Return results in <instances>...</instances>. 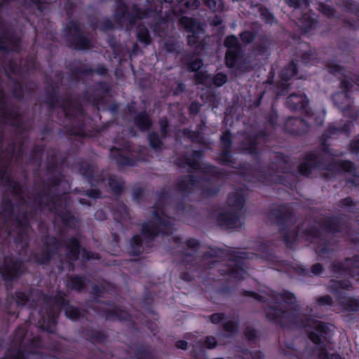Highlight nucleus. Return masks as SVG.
<instances>
[{
  "label": "nucleus",
  "instance_id": "nucleus-48",
  "mask_svg": "<svg viewBox=\"0 0 359 359\" xmlns=\"http://www.w3.org/2000/svg\"><path fill=\"white\" fill-rule=\"evenodd\" d=\"M323 268L319 263L315 264L312 266L311 273L314 276H319L322 273Z\"/></svg>",
  "mask_w": 359,
  "mask_h": 359
},
{
  "label": "nucleus",
  "instance_id": "nucleus-58",
  "mask_svg": "<svg viewBox=\"0 0 359 359\" xmlns=\"http://www.w3.org/2000/svg\"><path fill=\"white\" fill-rule=\"evenodd\" d=\"M320 8H321V9H320L321 12L323 13H324L325 15L331 16L333 15V11L330 8H329L326 6H323V5L321 6Z\"/></svg>",
  "mask_w": 359,
  "mask_h": 359
},
{
  "label": "nucleus",
  "instance_id": "nucleus-19",
  "mask_svg": "<svg viewBox=\"0 0 359 359\" xmlns=\"http://www.w3.org/2000/svg\"><path fill=\"white\" fill-rule=\"evenodd\" d=\"M24 331L20 328L16 333L14 343L17 346L9 351L7 355L2 359H26L23 346Z\"/></svg>",
  "mask_w": 359,
  "mask_h": 359
},
{
  "label": "nucleus",
  "instance_id": "nucleus-59",
  "mask_svg": "<svg viewBox=\"0 0 359 359\" xmlns=\"http://www.w3.org/2000/svg\"><path fill=\"white\" fill-rule=\"evenodd\" d=\"M176 346L178 348L186 350L187 348V342L184 340H180L176 342Z\"/></svg>",
  "mask_w": 359,
  "mask_h": 359
},
{
  "label": "nucleus",
  "instance_id": "nucleus-52",
  "mask_svg": "<svg viewBox=\"0 0 359 359\" xmlns=\"http://www.w3.org/2000/svg\"><path fill=\"white\" fill-rule=\"evenodd\" d=\"M113 311L114 315L120 320H127L128 318V314L126 312H121L118 309H113Z\"/></svg>",
  "mask_w": 359,
  "mask_h": 359
},
{
  "label": "nucleus",
  "instance_id": "nucleus-30",
  "mask_svg": "<svg viewBox=\"0 0 359 359\" xmlns=\"http://www.w3.org/2000/svg\"><path fill=\"white\" fill-rule=\"evenodd\" d=\"M85 284L84 279L83 277L80 276L70 277L67 282L68 287L78 291L81 290L84 287Z\"/></svg>",
  "mask_w": 359,
  "mask_h": 359
},
{
  "label": "nucleus",
  "instance_id": "nucleus-55",
  "mask_svg": "<svg viewBox=\"0 0 359 359\" xmlns=\"http://www.w3.org/2000/svg\"><path fill=\"white\" fill-rule=\"evenodd\" d=\"M191 34L187 36L188 43L190 46L195 45L198 41V36H196V32H191Z\"/></svg>",
  "mask_w": 359,
  "mask_h": 359
},
{
  "label": "nucleus",
  "instance_id": "nucleus-9",
  "mask_svg": "<svg viewBox=\"0 0 359 359\" xmlns=\"http://www.w3.org/2000/svg\"><path fill=\"white\" fill-rule=\"evenodd\" d=\"M350 287L351 283L348 280H331L329 285L330 291L339 299V301L344 309L348 311H357L359 310V302L358 299L341 297V290L348 289Z\"/></svg>",
  "mask_w": 359,
  "mask_h": 359
},
{
  "label": "nucleus",
  "instance_id": "nucleus-38",
  "mask_svg": "<svg viewBox=\"0 0 359 359\" xmlns=\"http://www.w3.org/2000/svg\"><path fill=\"white\" fill-rule=\"evenodd\" d=\"M137 38L140 41L149 44L151 41V37L148 30L144 27H138L137 28Z\"/></svg>",
  "mask_w": 359,
  "mask_h": 359
},
{
  "label": "nucleus",
  "instance_id": "nucleus-13",
  "mask_svg": "<svg viewBox=\"0 0 359 359\" xmlns=\"http://www.w3.org/2000/svg\"><path fill=\"white\" fill-rule=\"evenodd\" d=\"M224 43L227 48L226 53V64L229 67H232L241 55L242 51L238 39L236 36L231 35L226 37Z\"/></svg>",
  "mask_w": 359,
  "mask_h": 359
},
{
  "label": "nucleus",
  "instance_id": "nucleus-3",
  "mask_svg": "<svg viewBox=\"0 0 359 359\" xmlns=\"http://www.w3.org/2000/svg\"><path fill=\"white\" fill-rule=\"evenodd\" d=\"M164 201L165 196L162 195L154 207L152 211L153 221L143 224L142 235H135L130 239L128 248L130 254L137 255L143 251L144 241L142 236H144L146 243L152 241L160 232L165 234L172 233V225L174 219L165 215V209L163 207Z\"/></svg>",
  "mask_w": 359,
  "mask_h": 359
},
{
  "label": "nucleus",
  "instance_id": "nucleus-54",
  "mask_svg": "<svg viewBox=\"0 0 359 359\" xmlns=\"http://www.w3.org/2000/svg\"><path fill=\"white\" fill-rule=\"evenodd\" d=\"M205 344L208 348H213L217 345L216 339L213 337H208L205 339Z\"/></svg>",
  "mask_w": 359,
  "mask_h": 359
},
{
  "label": "nucleus",
  "instance_id": "nucleus-39",
  "mask_svg": "<svg viewBox=\"0 0 359 359\" xmlns=\"http://www.w3.org/2000/svg\"><path fill=\"white\" fill-rule=\"evenodd\" d=\"M148 140L150 146L154 149H159L161 146V141L156 133H152L149 134Z\"/></svg>",
  "mask_w": 359,
  "mask_h": 359
},
{
  "label": "nucleus",
  "instance_id": "nucleus-40",
  "mask_svg": "<svg viewBox=\"0 0 359 359\" xmlns=\"http://www.w3.org/2000/svg\"><path fill=\"white\" fill-rule=\"evenodd\" d=\"M241 41L245 43L252 42L255 38V34L250 31H245L240 34Z\"/></svg>",
  "mask_w": 359,
  "mask_h": 359
},
{
  "label": "nucleus",
  "instance_id": "nucleus-34",
  "mask_svg": "<svg viewBox=\"0 0 359 359\" xmlns=\"http://www.w3.org/2000/svg\"><path fill=\"white\" fill-rule=\"evenodd\" d=\"M135 123L141 130L148 129L151 126L149 118L147 114L143 113L137 114L135 118Z\"/></svg>",
  "mask_w": 359,
  "mask_h": 359
},
{
  "label": "nucleus",
  "instance_id": "nucleus-1",
  "mask_svg": "<svg viewBox=\"0 0 359 359\" xmlns=\"http://www.w3.org/2000/svg\"><path fill=\"white\" fill-rule=\"evenodd\" d=\"M0 180L16 201L18 212V214L15 212L16 208L11 201H5L3 204V212L0 213V220L6 224L8 227L15 226L18 234L15 242L21 248H24L28 244L29 226L27 215L28 208L31 209L36 206L46 207L50 211L59 214L61 212L63 200L66 199L67 196L65 195L53 196L50 194L57 191V187H60L63 182L60 181L56 184L54 182L51 186L44 187L43 196H35L33 199L28 196L29 201H27L22 196L23 191L21 187L11 178L7 169L2 168L0 170Z\"/></svg>",
  "mask_w": 359,
  "mask_h": 359
},
{
  "label": "nucleus",
  "instance_id": "nucleus-4",
  "mask_svg": "<svg viewBox=\"0 0 359 359\" xmlns=\"http://www.w3.org/2000/svg\"><path fill=\"white\" fill-rule=\"evenodd\" d=\"M253 297L259 301L269 302V306L265 311L266 317L273 323L285 326L294 323L299 317L300 311L299 306L290 309L286 308V306H290L296 302V297L292 293L271 292L260 295L253 294Z\"/></svg>",
  "mask_w": 359,
  "mask_h": 359
},
{
  "label": "nucleus",
  "instance_id": "nucleus-64",
  "mask_svg": "<svg viewBox=\"0 0 359 359\" xmlns=\"http://www.w3.org/2000/svg\"><path fill=\"white\" fill-rule=\"evenodd\" d=\"M113 27L112 23L109 20H107L103 26V29L107 30L111 29Z\"/></svg>",
  "mask_w": 359,
  "mask_h": 359
},
{
  "label": "nucleus",
  "instance_id": "nucleus-12",
  "mask_svg": "<svg viewBox=\"0 0 359 359\" xmlns=\"http://www.w3.org/2000/svg\"><path fill=\"white\" fill-rule=\"evenodd\" d=\"M16 304L18 305L24 306L28 304L30 306H33V302L39 303L43 302L46 306V311L48 308L49 304L48 303L50 300V297L44 295L40 290H34L31 292L29 295H27L24 292H18L16 293Z\"/></svg>",
  "mask_w": 359,
  "mask_h": 359
},
{
  "label": "nucleus",
  "instance_id": "nucleus-22",
  "mask_svg": "<svg viewBox=\"0 0 359 359\" xmlns=\"http://www.w3.org/2000/svg\"><path fill=\"white\" fill-rule=\"evenodd\" d=\"M340 87L343 89V91L334 93L332 95V100L339 110L346 112L351 109L353 101L348 95L347 90L348 89H344L341 85Z\"/></svg>",
  "mask_w": 359,
  "mask_h": 359
},
{
  "label": "nucleus",
  "instance_id": "nucleus-14",
  "mask_svg": "<svg viewBox=\"0 0 359 359\" xmlns=\"http://www.w3.org/2000/svg\"><path fill=\"white\" fill-rule=\"evenodd\" d=\"M23 271L22 263L13 257H6L3 266L0 267V273L4 279H13Z\"/></svg>",
  "mask_w": 359,
  "mask_h": 359
},
{
  "label": "nucleus",
  "instance_id": "nucleus-26",
  "mask_svg": "<svg viewBox=\"0 0 359 359\" xmlns=\"http://www.w3.org/2000/svg\"><path fill=\"white\" fill-rule=\"evenodd\" d=\"M318 166L316 156L313 154H308L304 162L299 165V173L303 176H308L312 170Z\"/></svg>",
  "mask_w": 359,
  "mask_h": 359
},
{
  "label": "nucleus",
  "instance_id": "nucleus-24",
  "mask_svg": "<svg viewBox=\"0 0 359 359\" xmlns=\"http://www.w3.org/2000/svg\"><path fill=\"white\" fill-rule=\"evenodd\" d=\"M245 199L242 189H238L229 194L227 205L235 212L241 210L245 205Z\"/></svg>",
  "mask_w": 359,
  "mask_h": 359
},
{
  "label": "nucleus",
  "instance_id": "nucleus-31",
  "mask_svg": "<svg viewBox=\"0 0 359 359\" xmlns=\"http://www.w3.org/2000/svg\"><path fill=\"white\" fill-rule=\"evenodd\" d=\"M306 121L309 126L311 125L321 126L323 123L324 119L322 114H316L313 112H309L306 109Z\"/></svg>",
  "mask_w": 359,
  "mask_h": 359
},
{
  "label": "nucleus",
  "instance_id": "nucleus-51",
  "mask_svg": "<svg viewBox=\"0 0 359 359\" xmlns=\"http://www.w3.org/2000/svg\"><path fill=\"white\" fill-rule=\"evenodd\" d=\"M81 172L83 176H85L87 179H88L90 182V179L93 177V172L92 167L90 165H88V168L86 170L81 169Z\"/></svg>",
  "mask_w": 359,
  "mask_h": 359
},
{
  "label": "nucleus",
  "instance_id": "nucleus-47",
  "mask_svg": "<svg viewBox=\"0 0 359 359\" xmlns=\"http://www.w3.org/2000/svg\"><path fill=\"white\" fill-rule=\"evenodd\" d=\"M316 301L321 306L332 304V298L329 295H325L323 297H318Z\"/></svg>",
  "mask_w": 359,
  "mask_h": 359
},
{
  "label": "nucleus",
  "instance_id": "nucleus-50",
  "mask_svg": "<svg viewBox=\"0 0 359 359\" xmlns=\"http://www.w3.org/2000/svg\"><path fill=\"white\" fill-rule=\"evenodd\" d=\"M245 335L249 340H252L257 337V332L252 327H247Z\"/></svg>",
  "mask_w": 359,
  "mask_h": 359
},
{
  "label": "nucleus",
  "instance_id": "nucleus-41",
  "mask_svg": "<svg viewBox=\"0 0 359 359\" xmlns=\"http://www.w3.org/2000/svg\"><path fill=\"white\" fill-rule=\"evenodd\" d=\"M255 140L249 138L247 140V142L243 143L242 145V149L249 152L250 154H253L255 152Z\"/></svg>",
  "mask_w": 359,
  "mask_h": 359
},
{
  "label": "nucleus",
  "instance_id": "nucleus-57",
  "mask_svg": "<svg viewBox=\"0 0 359 359\" xmlns=\"http://www.w3.org/2000/svg\"><path fill=\"white\" fill-rule=\"evenodd\" d=\"M351 151L353 153L359 152V140H353L350 144Z\"/></svg>",
  "mask_w": 359,
  "mask_h": 359
},
{
  "label": "nucleus",
  "instance_id": "nucleus-27",
  "mask_svg": "<svg viewBox=\"0 0 359 359\" xmlns=\"http://www.w3.org/2000/svg\"><path fill=\"white\" fill-rule=\"evenodd\" d=\"M221 141L223 144L224 151H222L220 161L222 163H229L231 162V153L229 151L231 146V134L229 131H226L221 136Z\"/></svg>",
  "mask_w": 359,
  "mask_h": 359
},
{
  "label": "nucleus",
  "instance_id": "nucleus-60",
  "mask_svg": "<svg viewBox=\"0 0 359 359\" xmlns=\"http://www.w3.org/2000/svg\"><path fill=\"white\" fill-rule=\"evenodd\" d=\"M251 355L252 359H263L264 355L261 352H255V353H249Z\"/></svg>",
  "mask_w": 359,
  "mask_h": 359
},
{
  "label": "nucleus",
  "instance_id": "nucleus-42",
  "mask_svg": "<svg viewBox=\"0 0 359 359\" xmlns=\"http://www.w3.org/2000/svg\"><path fill=\"white\" fill-rule=\"evenodd\" d=\"M224 329L231 334H234L238 330V323L236 320H229L224 323Z\"/></svg>",
  "mask_w": 359,
  "mask_h": 359
},
{
  "label": "nucleus",
  "instance_id": "nucleus-37",
  "mask_svg": "<svg viewBox=\"0 0 359 359\" xmlns=\"http://www.w3.org/2000/svg\"><path fill=\"white\" fill-rule=\"evenodd\" d=\"M296 74V65L292 62L287 67L282 69L280 76L283 80L287 81Z\"/></svg>",
  "mask_w": 359,
  "mask_h": 359
},
{
  "label": "nucleus",
  "instance_id": "nucleus-5",
  "mask_svg": "<svg viewBox=\"0 0 359 359\" xmlns=\"http://www.w3.org/2000/svg\"><path fill=\"white\" fill-rule=\"evenodd\" d=\"M112 1L115 6L114 19L120 24L128 22L134 25L137 20L155 18L162 11L161 0H147L144 5L134 4L132 12L128 11L124 0Z\"/></svg>",
  "mask_w": 359,
  "mask_h": 359
},
{
  "label": "nucleus",
  "instance_id": "nucleus-25",
  "mask_svg": "<svg viewBox=\"0 0 359 359\" xmlns=\"http://www.w3.org/2000/svg\"><path fill=\"white\" fill-rule=\"evenodd\" d=\"M200 4L199 0H177V4L172 8V13L177 15L188 11L196 10Z\"/></svg>",
  "mask_w": 359,
  "mask_h": 359
},
{
  "label": "nucleus",
  "instance_id": "nucleus-15",
  "mask_svg": "<svg viewBox=\"0 0 359 359\" xmlns=\"http://www.w3.org/2000/svg\"><path fill=\"white\" fill-rule=\"evenodd\" d=\"M219 226L225 229L241 228L243 225L242 218L238 212H224L219 214L217 218Z\"/></svg>",
  "mask_w": 359,
  "mask_h": 359
},
{
  "label": "nucleus",
  "instance_id": "nucleus-35",
  "mask_svg": "<svg viewBox=\"0 0 359 359\" xmlns=\"http://www.w3.org/2000/svg\"><path fill=\"white\" fill-rule=\"evenodd\" d=\"M109 185L115 193H119L123 188V182L116 176L109 178Z\"/></svg>",
  "mask_w": 359,
  "mask_h": 359
},
{
  "label": "nucleus",
  "instance_id": "nucleus-8",
  "mask_svg": "<svg viewBox=\"0 0 359 359\" xmlns=\"http://www.w3.org/2000/svg\"><path fill=\"white\" fill-rule=\"evenodd\" d=\"M307 326L313 330L309 331L308 337L316 345V347L313 351L311 359H342L339 354H332L329 356L322 344V339H326L328 334L325 323L317 320H312Z\"/></svg>",
  "mask_w": 359,
  "mask_h": 359
},
{
  "label": "nucleus",
  "instance_id": "nucleus-11",
  "mask_svg": "<svg viewBox=\"0 0 359 359\" xmlns=\"http://www.w3.org/2000/svg\"><path fill=\"white\" fill-rule=\"evenodd\" d=\"M326 68L330 73L339 76V79L341 80V86L344 89L351 88L353 83L359 86L358 76L353 75V77H352L351 73L347 74L346 71L341 66L334 62H328Z\"/></svg>",
  "mask_w": 359,
  "mask_h": 359
},
{
  "label": "nucleus",
  "instance_id": "nucleus-20",
  "mask_svg": "<svg viewBox=\"0 0 359 359\" xmlns=\"http://www.w3.org/2000/svg\"><path fill=\"white\" fill-rule=\"evenodd\" d=\"M285 104L292 111H306L309 99L304 93H292L286 98Z\"/></svg>",
  "mask_w": 359,
  "mask_h": 359
},
{
  "label": "nucleus",
  "instance_id": "nucleus-10",
  "mask_svg": "<svg viewBox=\"0 0 359 359\" xmlns=\"http://www.w3.org/2000/svg\"><path fill=\"white\" fill-rule=\"evenodd\" d=\"M67 40L71 46L77 50H86L90 47V41L83 36L79 25L75 22H71L67 27Z\"/></svg>",
  "mask_w": 359,
  "mask_h": 359
},
{
  "label": "nucleus",
  "instance_id": "nucleus-17",
  "mask_svg": "<svg viewBox=\"0 0 359 359\" xmlns=\"http://www.w3.org/2000/svg\"><path fill=\"white\" fill-rule=\"evenodd\" d=\"M333 271L335 273L348 272L353 277H357L359 280V257L346 259L343 264L335 262L333 264Z\"/></svg>",
  "mask_w": 359,
  "mask_h": 359
},
{
  "label": "nucleus",
  "instance_id": "nucleus-62",
  "mask_svg": "<svg viewBox=\"0 0 359 359\" xmlns=\"http://www.w3.org/2000/svg\"><path fill=\"white\" fill-rule=\"evenodd\" d=\"M95 216L98 219H104L106 218V216L101 210L97 211L95 214Z\"/></svg>",
  "mask_w": 359,
  "mask_h": 359
},
{
  "label": "nucleus",
  "instance_id": "nucleus-16",
  "mask_svg": "<svg viewBox=\"0 0 359 359\" xmlns=\"http://www.w3.org/2000/svg\"><path fill=\"white\" fill-rule=\"evenodd\" d=\"M247 258L248 257L246 253L243 252L241 254L238 259L231 262V263H229L226 266V269H222V271L224 273L229 275L233 278H237L238 280L244 279L248 274L243 268L245 263L243 259Z\"/></svg>",
  "mask_w": 359,
  "mask_h": 359
},
{
  "label": "nucleus",
  "instance_id": "nucleus-46",
  "mask_svg": "<svg viewBox=\"0 0 359 359\" xmlns=\"http://www.w3.org/2000/svg\"><path fill=\"white\" fill-rule=\"evenodd\" d=\"M338 132V129L335 128H330L327 130H326L323 136V144H325L326 138L330 137L331 135H337Z\"/></svg>",
  "mask_w": 359,
  "mask_h": 359
},
{
  "label": "nucleus",
  "instance_id": "nucleus-53",
  "mask_svg": "<svg viewBox=\"0 0 359 359\" xmlns=\"http://www.w3.org/2000/svg\"><path fill=\"white\" fill-rule=\"evenodd\" d=\"M210 319L212 323L217 324L224 319V315L222 313H214L210 316Z\"/></svg>",
  "mask_w": 359,
  "mask_h": 359
},
{
  "label": "nucleus",
  "instance_id": "nucleus-29",
  "mask_svg": "<svg viewBox=\"0 0 359 359\" xmlns=\"http://www.w3.org/2000/svg\"><path fill=\"white\" fill-rule=\"evenodd\" d=\"M180 24L189 32H197L200 25L198 21L187 17L180 18Z\"/></svg>",
  "mask_w": 359,
  "mask_h": 359
},
{
  "label": "nucleus",
  "instance_id": "nucleus-32",
  "mask_svg": "<svg viewBox=\"0 0 359 359\" xmlns=\"http://www.w3.org/2000/svg\"><path fill=\"white\" fill-rule=\"evenodd\" d=\"M203 3L213 12H222L224 3L222 0H203Z\"/></svg>",
  "mask_w": 359,
  "mask_h": 359
},
{
  "label": "nucleus",
  "instance_id": "nucleus-43",
  "mask_svg": "<svg viewBox=\"0 0 359 359\" xmlns=\"http://www.w3.org/2000/svg\"><path fill=\"white\" fill-rule=\"evenodd\" d=\"M203 66V61L201 59H196L188 64V69L190 72H197Z\"/></svg>",
  "mask_w": 359,
  "mask_h": 359
},
{
  "label": "nucleus",
  "instance_id": "nucleus-2",
  "mask_svg": "<svg viewBox=\"0 0 359 359\" xmlns=\"http://www.w3.org/2000/svg\"><path fill=\"white\" fill-rule=\"evenodd\" d=\"M201 156V151H194L191 158L185 159L183 166H187L193 170L202 169L203 173L198 177V180L190 175L180 178L177 182V188L182 194L187 195L197 189L207 196H213L218 192L217 178L215 176L217 171L215 167L211 165L203 163V166L202 167L199 161Z\"/></svg>",
  "mask_w": 359,
  "mask_h": 359
},
{
  "label": "nucleus",
  "instance_id": "nucleus-6",
  "mask_svg": "<svg viewBox=\"0 0 359 359\" xmlns=\"http://www.w3.org/2000/svg\"><path fill=\"white\" fill-rule=\"evenodd\" d=\"M52 240L55 245L54 247H50L48 245L46 254L41 258H36V261L39 264H46L51 259L55 252L58 253L60 257L65 255L68 262L76 260L79 254L86 260L98 259L97 255L90 252L85 249L80 251L79 241L74 238L65 241L63 244L56 243L55 238Z\"/></svg>",
  "mask_w": 359,
  "mask_h": 359
},
{
  "label": "nucleus",
  "instance_id": "nucleus-33",
  "mask_svg": "<svg viewBox=\"0 0 359 359\" xmlns=\"http://www.w3.org/2000/svg\"><path fill=\"white\" fill-rule=\"evenodd\" d=\"M323 228L327 232L334 233L340 230V224L337 219H327L323 224Z\"/></svg>",
  "mask_w": 359,
  "mask_h": 359
},
{
  "label": "nucleus",
  "instance_id": "nucleus-36",
  "mask_svg": "<svg viewBox=\"0 0 359 359\" xmlns=\"http://www.w3.org/2000/svg\"><path fill=\"white\" fill-rule=\"evenodd\" d=\"M23 154V147L22 145L20 147H16L14 145L9 146L5 154V157L8 156V158H13L15 157L16 158H19L20 156H22Z\"/></svg>",
  "mask_w": 359,
  "mask_h": 359
},
{
  "label": "nucleus",
  "instance_id": "nucleus-49",
  "mask_svg": "<svg viewBox=\"0 0 359 359\" xmlns=\"http://www.w3.org/2000/svg\"><path fill=\"white\" fill-rule=\"evenodd\" d=\"M285 2L290 6L294 8H298L302 2L306 5L309 4L308 0H285Z\"/></svg>",
  "mask_w": 359,
  "mask_h": 359
},
{
  "label": "nucleus",
  "instance_id": "nucleus-7",
  "mask_svg": "<svg viewBox=\"0 0 359 359\" xmlns=\"http://www.w3.org/2000/svg\"><path fill=\"white\" fill-rule=\"evenodd\" d=\"M47 308L46 316L43 317L41 327L48 332H54L56 324V318L62 307H64L67 317L71 320H77L83 316V314L77 308L68 305L62 294L60 292L55 297H50Z\"/></svg>",
  "mask_w": 359,
  "mask_h": 359
},
{
  "label": "nucleus",
  "instance_id": "nucleus-61",
  "mask_svg": "<svg viewBox=\"0 0 359 359\" xmlns=\"http://www.w3.org/2000/svg\"><path fill=\"white\" fill-rule=\"evenodd\" d=\"M100 194V191L96 189L91 190L90 191L87 193V195L88 196L93 197V198L99 197Z\"/></svg>",
  "mask_w": 359,
  "mask_h": 359
},
{
  "label": "nucleus",
  "instance_id": "nucleus-23",
  "mask_svg": "<svg viewBox=\"0 0 359 359\" xmlns=\"http://www.w3.org/2000/svg\"><path fill=\"white\" fill-rule=\"evenodd\" d=\"M287 129L292 134L299 135L308 131L306 119L290 118L286 122Z\"/></svg>",
  "mask_w": 359,
  "mask_h": 359
},
{
  "label": "nucleus",
  "instance_id": "nucleus-44",
  "mask_svg": "<svg viewBox=\"0 0 359 359\" xmlns=\"http://www.w3.org/2000/svg\"><path fill=\"white\" fill-rule=\"evenodd\" d=\"M226 79L225 74L219 73L214 77V83L217 86H221L226 82Z\"/></svg>",
  "mask_w": 359,
  "mask_h": 359
},
{
  "label": "nucleus",
  "instance_id": "nucleus-45",
  "mask_svg": "<svg viewBox=\"0 0 359 359\" xmlns=\"http://www.w3.org/2000/svg\"><path fill=\"white\" fill-rule=\"evenodd\" d=\"M338 166L346 172H351L354 170V165L350 161L341 162L339 163Z\"/></svg>",
  "mask_w": 359,
  "mask_h": 359
},
{
  "label": "nucleus",
  "instance_id": "nucleus-56",
  "mask_svg": "<svg viewBox=\"0 0 359 359\" xmlns=\"http://www.w3.org/2000/svg\"><path fill=\"white\" fill-rule=\"evenodd\" d=\"M161 132L162 135L165 136L167 133L168 121L165 118L160 121Z\"/></svg>",
  "mask_w": 359,
  "mask_h": 359
},
{
  "label": "nucleus",
  "instance_id": "nucleus-63",
  "mask_svg": "<svg viewBox=\"0 0 359 359\" xmlns=\"http://www.w3.org/2000/svg\"><path fill=\"white\" fill-rule=\"evenodd\" d=\"M316 251L319 256H322L323 254L327 252V249L325 248L318 247Z\"/></svg>",
  "mask_w": 359,
  "mask_h": 359
},
{
  "label": "nucleus",
  "instance_id": "nucleus-21",
  "mask_svg": "<svg viewBox=\"0 0 359 359\" xmlns=\"http://www.w3.org/2000/svg\"><path fill=\"white\" fill-rule=\"evenodd\" d=\"M200 246V243L196 239L189 238L182 246V262L186 264H192L195 260L194 254Z\"/></svg>",
  "mask_w": 359,
  "mask_h": 359
},
{
  "label": "nucleus",
  "instance_id": "nucleus-18",
  "mask_svg": "<svg viewBox=\"0 0 359 359\" xmlns=\"http://www.w3.org/2000/svg\"><path fill=\"white\" fill-rule=\"evenodd\" d=\"M319 236L318 229L316 227H311L309 229L301 231L300 229H298L297 233H285L284 241L287 247L292 248L293 242L300 237H305L307 240H311L313 238Z\"/></svg>",
  "mask_w": 359,
  "mask_h": 359
},
{
  "label": "nucleus",
  "instance_id": "nucleus-28",
  "mask_svg": "<svg viewBox=\"0 0 359 359\" xmlns=\"http://www.w3.org/2000/svg\"><path fill=\"white\" fill-rule=\"evenodd\" d=\"M110 156L120 165H132L133 161L125 156L124 151L114 147L110 150Z\"/></svg>",
  "mask_w": 359,
  "mask_h": 359
}]
</instances>
